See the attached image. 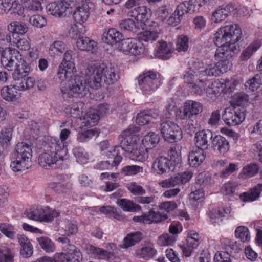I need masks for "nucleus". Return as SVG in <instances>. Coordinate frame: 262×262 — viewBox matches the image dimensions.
<instances>
[{
  "mask_svg": "<svg viewBox=\"0 0 262 262\" xmlns=\"http://www.w3.org/2000/svg\"><path fill=\"white\" fill-rule=\"evenodd\" d=\"M128 15L134 17L140 24H145L150 16V9L145 6H138L128 12Z\"/></svg>",
  "mask_w": 262,
  "mask_h": 262,
  "instance_id": "obj_22",
  "label": "nucleus"
},
{
  "mask_svg": "<svg viewBox=\"0 0 262 262\" xmlns=\"http://www.w3.org/2000/svg\"><path fill=\"white\" fill-rule=\"evenodd\" d=\"M76 44L79 50L91 51L92 53L97 46V43L94 40L86 37L79 38L77 40Z\"/></svg>",
  "mask_w": 262,
  "mask_h": 262,
  "instance_id": "obj_34",
  "label": "nucleus"
},
{
  "mask_svg": "<svg viewBox=\"0 0 262 262\" xmlns=\"http://www.w3.org/2000/svg\"><path fill=\"white\" fill-rule=\"evenodd\" d=\"M212 146L214 150L218 151L220 154H224L229 150L230 144L226 138L217 135L212 140Z\"/></svg>",
  "mask_w": 262,
  "mask_h": 262,
  "instance_id": "obj_24",
  "label": "nucleus"
},
{
  "mask_svg": "<svg viewBox=\"0 0 262 262\" xmlns=\"http://www.w3.org/2000/svg\"><path fill=\"white\" fill-rule=\"evenodd\" d=\"M156 252V250L153 248L147 246L137 249L135 254L139 258H149L153 257Z\"/></svg>",
  "mask_w": 262,
  "mask_h": 262,
  "instance_id": "obj_47",
  "label": "nucleus"
},
{
  "mask_svg": "<svg viewBox=\"0 0 262 262\" xmlns=\"http://www.w3.org/2000/svg\"><path fill=\"white\" fill-rule=\"evenodd\" d=\"M70 131L68 129H63L60 134V139L57 138H52L49 143L50 144V149L48 150L54 152H59L61 157L63 156H67L68 149L65 147L64 141L68 138L70 134Z\"/></svg>",
  "mask_w": 262,
  "mask_h": 262,
  "instance_id": "obj_16",
  "label": "nucleus"
},
{
  "mask_svg": "<svg viewBox=\"0 0 262 262\" xmlns=\"http://www.w3.org/2000/svg\"><path fill=\"white\" fill-rule=\"evenodd\" d=\"M237 186V184L235 182L226 183L222 188V193L225 195L234 194Z\"/></svg>",
  "mask_w": 262,
  "mask_h": 262,
  "instance_id": "obj_62",
  "label": "nucleus"
},
{
  "mask_svg": "<svg viewBox=\"0 0 262 262\" xmlns=\"http://www.w3.org/2000/svg\"><path fill=\"white\" fill-rule=\"evenodd\" d=\"M32 157L30 145L23 142L17 143L10 156L11 169L15 172L28 169L31 166Z\"/></svg>",
  "mask_w": 262,
  "mask_h": 262,
  "instance_id": "obj_5",
  "label": "nucleus"
},
{
  "mask_svg": "<svg viewBox=\"0 0 262 262\" xmlns=\"http://www.w3.org/2000/svg\"><path fill=\"white\" fill-rule=\"evenodd\" d=\"M119 27L122 31L133 34H138L140 33V29L142 27V25L137 21L131 19H126L121 21Z\"/></svg>",
  "mask_w": 262,
  "mask_h": 262,
  "instance_id": "obj_25",
  "label": "nucleus"
},
{
  "mask_svg": "<svg viewBox=\"0 0 262 262\" xmlns=\"http://www.w3.org/2000/svg\"><path fill=\"white\" fill-rule=\"evenodd\" d=\"M189 87L192 89L193 93L199 95H202L205 91L209 94H212L214 92V91L212 90V88L210 86H208V87L205 89L203 79L200 80L198 84L195 83H191V85H189Z\"/></svg>",
  "mask_w": 262,
  "mask_h": 262,
  "instance_id": "obj_37",
  "label": "nucleus"
},
{
  "mask_svg": "<svg viewBox=\"0 0 262 262\" xmlns=\"http://www.w3.org/2000/svg\"><path fill=\"white\" fill-rule=\"evenodd\" d=\"M242 35V30L236 24L225 26L215 33L214 43L219 48L215 57L216 59H221L217 64L221 73L226 72L231 68L232 63L230 59L239 50L234 45L241 38Z\"/></svg>",
  "mask_w": 262,
  "mask_h": 262,
  "instance_id": "obj_1",
  "label": "nucleus"
},
{
  "mask_svg": "<svg viewBox=\"0 0 262 262\" xmlns=\"http://www.w3.org/2000/svg\"><path fill=\"white\" fill-rule=\"evenodd\" d=\"M159 117V114L152 111H144L138 114L136 117V123L140 125H144L150 122H153V120Z\"/></svg>",
  "mask_w": 262,
  "mask_h": 262,
  "instance_id": "obj_26",
  "label": "nucleus"
},
{
  "mask_svg": "<svg viewBox=\"0 0 262 262\" xmlns=\"http://www.w3.org/2000/svg\"><path fill=\"white\" fill-rule=\"evenodd\" d=\"M50 144L49 143L45 145L46 152L41 154L38 158L39 164L43 167L47 166L52 167L56 164L57 162L60 161H63L66 156H63L62 157L58 154V152H52L49 150Z\"/></svg>",
  "mask_w": 262,
  "mask_h": 262,
  "instance_id": "obj_17",
  "label": "nucleus"
},
{
  "mask_svg": "<svg viewBox=\"0 0 262 262\" xmlns=\"http://www.w3.org/2000/svg\"><path fill=\"white\" fill-rule=\"evenodd\" d=\"M76 2L78 6L73 13V17L77 23L81 24L86 21L95 5L91 0H76Z\"/></svg>",
  "mask_w": 262,
  "mask_h": 262,
  "instance_id": "obj_9",
  "label": "nucleus"
},
{
  "mask_svg": "<svg viewBox=\"0 0 262 262\" xmlns=\"http://www.w3.org/2000/svg\"><path fill=\"white\" fill-rule=\"evenodd\" d=\"M73 153L77 162L81 164H85L88 162V155L84 152L82 148L80 147H75L73 149Z\"/></svg>",
  "mask_w": 262,
  "mask_h": 262,
  "instance_id": "obj_51",
  "label": "nucleus"
},
{
  "mask_svg": "<svg viewBox=\"0 0 262 262\" xmlns=\"http://www.w3.org/2000/svg\"><path fill=\"white\" fill-rule=\"evenodd\" d=\"M73 52L72 50H67L64 55L62 62L58 68L57 76L58 78L63 81L65 79L72 77L75 69V66L71 61Z\"/></svg>",
  "mask_w": 262,
  "mask_h": 262,
  "instance_id": "obj_13",
  "label": "nucleus"
},
{
  "mask_svg": "<svg viewBox=\"0 0 262 262\" xmlns=\"http://www.w3.org/2000/svg\"><path fill=\"white\" fill-rule=\"evenodd\" d=\"M245 110L242 107H227L224 111L222 118L229 126H235L241 124L245 119Z\"/></svg>",
  "mask_w": 262,
  "mask_h": 262,
  "instance_id": "obj_11",
  "label": "nucleus"
},
{
  "mask_svg": "<svg viewBox=\"0 0 262 262\" xmlns=\"http://www.w3.org/2000/svg\"><path fill=\"white\" fill-rule=\"evenodd\" d=\"M213 139V133L210 130H202L197 132L194 137L196 149L205 150L208 149L210 140Z\"/></svg>",
  "mask_w": 262,
  "mask_h": 262,
  "instance_id": "obj_20",
  "label": "nucleus"
},
{
  "mask_svg": "<svg viewBox=\"0 0 262 262\" xmlns=\"http://www.w3.org/2000/svg\"><path fill=\"white\" fill-rule=\"evenodd\" d=\"M143 238V235L140 232H134L128 233L124 238L121 247L127 249L139 243Z\"/></svg>",
  "mask_w": 262,
  "mask_h": 262,
  "instance_id": "obj_29",
  "label": "nucleus"
},
{
  "mask_svg": "<svg viewBox=\"0 0 262 262\" xmlns=\"http://www.w3.org/2000/svg\"><path fill=\"white\" fill-rule=\"evenodd\" d=\"M203 111L202 104L193 100H187L183 104V108L177 112L179 119L194 118Z\"/></svg>",
  "mask_w": 262,
  "mask_h": 262,
  "instance_id": "obj_14",
  "label": "nucleus"
},
{
  "mask_svg": "<svg viewBox=\"0 0 262 262\" xmlns=\"http://www.w3.org/2000/svg\"><path fill=\"white\" fill-rule=\"evenodd\" d=\"M235 236L243 243L248 242L250 239L249 230L247 227L244 226H240L236 228L235 231Z\"/></svg>",
  "mask_w": 262,
  "mask_h": 262,
  "instance_id": "obj_46",
  "label": "nucleus"
},
{
  "mask_svg": "<svg viewBox=\"0 0 262 262\" xmlns=\"http://www.w3.org/2000/svg\"><path fill=\"white\" fill-rule=\"evenodd\" d=\"M152 169L157 174L161 175L174 170V164L167 157L157 158L152 165Z\"/></svg>",
  "mask_w": 262,
  "mask_h": 262,
  "instance_id": "obj_18",
  "label": "nucleus"
},
{
  "mask_svg": "<svg viewBox=\"0 0 262 262\" xmlns=\"http://www.w3.org/2000/svg\"><path fill=\"white\" fill-rule=\"evenodd\" d=\"M4 67L8 70L15 69L12 76L14 81V86L18 91H25L32 88L35 81L33 78L27 77L30 72V67L27 62L21 58L19 54H14L7 61L4 59Z\"/></svg>",
  "mask_w": 262,
  "mask_h": 262,
  "instance_id": "obj_3",
  "label": "nucleus"
},
{
  "mask_svg": "<svg viewBox=\"0 0 262 262\" xmlns=\"http://www.w3.org/2000/svg\"><path fill=\"white\" fill-rule=\"evenodd\" d=\"M147 214V220L145 221L146 224L151 223H159L165 220L168 218V216L165 213L156 212L153 210H150Z\"/></svg>",
  "mask_w": 262,
  "mask_h": 262,
  "instance_id": "obj_43",
  "label": "nucleus"
},
{
  "mask_svg": "<svg viewBox=\"0 0 262 262\" xmlns=\"http://www.w3.org/2000/svg\"><path fill=\"white\" fill-rule=\"evenodd\" d=\"M61 228L64 230V234L68 236L75 235L78 231V225L75 222L66 220L61 224Z\"/></svg>",
  "mask_w": 262,
  "mask_h": 262,
  "instance_id": "obj_44",
  "label": "nucleus"
},
{
  "mask_svg": "<svg viewBox=\"0 0 262 262\" xmlns=\"http://www.w3.org/2000/svg\"><path fill=\"white\" fill-rule=\"evenodd\" d=\"M261 73L255 75L252 79L247 81L245 83V86L252 91L257 90L262 84Z\"/></svg>",
  "mask_w": 262,
  "mask_h": 262,
  "instance_id": "obj_48",
  "label": "nucleus"
},
{
  "mask_svg": "<svg viewBox=\"0 0 262 262\" xmlns=\"http://www.w3.org/2000/svg\"><path fill=\"white\" fill-rule=\"evenodd\" d=\"M143 168L138 165H132L125 166L121 170V173L125 176L136 175L142 172Z\"/></svg>",
  "mask_w": 262,
  "mask_h": 262,
  "instance_id": "obj_49",
  "label": "nucleus"
},
{
  "mask_svg": "<svg viewBox=\"0 0 262 262\" xmlns=\"http://www.w3.org/2000/svg\"><path fill=\"white\" fill-rule=\"evenodd\" d=\"M188 38L186 35H181L178 37L176 50L178 52H185L188 48Z\"/></svg>",
  "mask_w": 262,
  "mask_h": 262,
  "instance_id": "obj_55",
  "label": "nucleus"
},
{
  "mask_svg": "<svg viewBox=\"0 0 262 262\" xmlns=\"http://www.w3.org/2000/svg\"><path fill=\"white\" fill-rule=\"evenodd\" d=\"M70 3L65 0H60L49 4L47 6L49 14L56 17H61L66 15V11Z\"/></svg>",
  "mask_w": 262,
  "mask_h": 262,
  "instance_id": "obj_21",
  "label": "nucleus"
},
{
  "mask_svg": "<svg viewBox=\"0 0 262 262\" xmlns=\"http://www.w3.org/2000/svg\"><path fill=\"white\" fill-rule=\"evenodd\" d=\"M80 110L78 104H73L72 106H68L65 108V112L70 117L77 118L80 117Z\"/></svg>",
  "mask_w": 262,
  "mask_h": 262,
  "instance_id": "obj_60",
  "label": "nucleus"
},
{
  "mask_svg": "<svg viewBox=\"0 0 262 262\" xmlns=\"http://www.w3.org/2000/svg\"><path fill=\"white\" fill-rule=\"evenodd\" d=\"M122 38V34L114 28L110 29L102 36V40L104 43L112 45L114 43L117 45Z\"/></svg>",
  "mask_w": 262,
  "mask_h": 262,
  "instance_id": "obj_27",
  "label": "nucleus"
},
{
  "mask_svg": "<svg viewBox=\"0 0 262 262\" xmlns=\"http://www.w3.org/2000/svg\"><path fill=\"white\" fill-rule=\"evenodd\" d=\"M120 150H122L120 144V146H115L114 149L109 151L107 154L109 160L98 162L94 166L95 168L101 170H111L114 167L117 166L122 160Z\"/></svg>",
  "mask_w": 262,
  "mask_h": 262,
  "instance_id": "obj_10",
  "label": "nucleus"
},
{
  "mask_svg": "<svg viewBox=\"0 0 262 262\" xmlns=\"http://www.w3.org/2000/svg\"><path fill=\"white\" fill-rule=\"evenodd\" d=\"M117 204L125 211L136 212L141 208L140 205L126 199L118 200Z\"/></svg>",
  "mask_w": 262,
  "mask_h": 262,
  "instance_id": "obj_35",
  "label": "nucleus"
},
{
  "mask_svg": "<svg viewBox=\"0 0 262 262\" xmlns=\"http://www.w3.org/2000/svg\"><path fill=\"white\" fill-rule=\"evenodd\" d=\"M30 23L37 28H42L47 24L46 18L40 15H34L30 17Z\"/></svg>",
  "mask_w": 262,
  "mask_h": 262,
  "instance_id": "obj_58",
  "label": "nucleus"
},
{
  "mask_svg": "<svg viewBox=\"0 0 262 262\" xmlns=\"http://www.w3.org/2000/svg\"><path fill=\"white\" fill-rule=\"evenodd\" d=\"M205 152L202 150L196 149L192 151L188 156V162L190 166H199L205 159Z\"/></svg>",
  "mask_w": 262,
  "mask_h": 262,
  "instance_id": "obj_30",
  "label": "nucleus"
},
{
  "mask_svg": "<svg viewBox=\"0 0 262 262\" xmlns=\"http://www.w3.org/2000/svg\"><path fill=\"white\" fill-rule=\"evenodd\" d=\"M60 213L56 210H44L38 208L34 210H29L25 212L26 216L30 219L41 222H50L54 217H58Z\"/></svg>",
  "mask_w": 262,
  "mask_h": 262,
  "instance_id": "obj_12",
  "label": "nucleus"
},
{
  "mask_svg": "<svg viewBox=\"0 0 262 262\" xmlns=\"http://www.w3.org/2000/svg\"><path fill=\"white\" fill-rule=\"evenodd\" d=\"M108 248L112 249L113 251H109L108 249L104 250L92 245H87L86 250L89 254L93 255L95 257H97L99 259H107V260L111 261L115 258V255L116 252L114 251L117 250V247L115 244L110 243L107 247V248L108 249Z\"/></svg>",
  "mask_w": 262,
  "mask_h": 262,
  "instance_id": "obj_15",
  "label": "nucleus"
},
{
  "mask_svg": "<svg viewBox=\"0 0 262 262\" xmlns=\"http://www.w3.org/2000/svg\"><path fill=\"white\" fill-rule=\"evenodd\" d=\"M192 174L189 171L179 173L174 177L162 181L160 185L165 188L173 187L181 184H184L188 182L192 177Z\"/></svg>",
  "mask_w": 262,
  "mask_h": 262,
  "instance_id": "obj_19",
  "label": "nucleus"
},
{
  "mask_svg": "<svg viewBox=\"0 0 262 262\" xmlns=\"http://www.w3.org/2000/svg\"><path fill=\"white\" fill-rule=\"evenodd\" d=\"M140 89L145 94L155 92L160 85L159 75L149 71L140 75L138 79Z\"/></svg>",
  "mask_w": 262,
  "mask_h": 262,
  "instance_id": "obj_7",
  "label": "nucleus"
},
{
  "mask_svg": "<svg viewBox=\"0 0 262 262\" xmlns=\"http://www.w3.org/2000/svg\"><path fill=\"white\" fill-rule=\"evenodd\" d=\"M160 130L165 140L174 142L182 137V132L180 127L175 123L166 121L160 124Z\"/></svg>",
  "mask_w": 262,
  "mask_h": 262,
  "instance_id": "obj_8",
  "label": "nucleus"
},
{
  "mask_svg": "<svg viewBox=\"0 0 262 262\" xmlns=\"http://www.w3.org/2000/svg\"><path fill=\"white\" fill-rule=\"evenodd\" d=\"M90 77L85 79L82 76L74 75L72 77L65 79L61 81H65L64 87L61 88V91L64 99L70 98L71 96L83 97L85 96L89 91V80Z\"/></svg>",
  "mask_w": 262,
  "mask_h": 262,
  "instance_id": "obj_6",
  "label": "nucleus"
},
{
  "mask_svg": "<svg viewBox=\"0 0 262 262\" xmlns=\"http://www.w3.org/2000/svg\"><path fill=\"white\" fill-rule=\"evenodd\" d=\"M172 52L173 50L171 49L170 46H168L166 42L163 41L159 43L155 54L158 58L166 60L171 57Z\"/></svg>",
  "mask_w": 262,
  "mask_h": 262,
  "instance_id": "obj_32",
  "label": "nucleus"
},
{
  "mask_svg": "<svg viewBox=\"0 0 262 262\" xmlns=\"http://www.w3.org/2000/svg\"><path fill=\"white\" fill-rule=\"evenodd\" d=\"M8 27L9 29H11L12 31L18 33V34H24L28 31V27L26 25L19 21L11 23Z\"/></svg>",
  "mask_w": 262,
  "mask_h": 262,
  "instance_id": "obj_54",
  "label": "nucleus"
},
{
  "mask_svg": "<svg viewBox=\"0 0 262 262\" xmlns=\"http://www.w3.org/2000/svg\"><path fill=\"white\" fill-rule=\"evenodd\" d=\"M20 39V38L19 34L11 30L8 34L6 35L5 39H4V40H6L11 45L16 47Z\"/></svg>",
  "mask_w": 262,
  "mask_h": 262,
  "instance_id": "obj_64",
  "label": "nucleus"
},
{
  "mask_svg": "<svg viewBox=\"0 0 262 262\" xmlns=\"http://www.w3.org/2000/svg\"><path fill=\"white\" fill-rule=\"evenodd\" d=\"M138 132V127L134 126H129L120 135V138L121 140L120 144L125 156L133 160L143 162L148 158V150L154 147L158 143L160 138L158 134L153 132L149 133L144 136L142 141L145 149H138V143L139 138L136 134Z\"/></svg>",
  "mask_w": 262,
  "mask_h": 262,
  "instance_id": "obj_2",
  "label": "nucleus"
},
{
  "mask_svg": "<svg viewBox=\"0 0 262 262\" xmlns=\"http://www.w3.org/2000/svg\"><path fill=\"white\" fill-rule=\"evenodd\" d=\"M188 1H184L178 5L177 9L175 10V14L179 16H182L186 13H192L191 8Z\"/></svg>",
  "mask_w": 262,
  "mask_h": 262,
  "instance_id": "obj_57",
  "label": "nucleus"
},
{
  "mask_svg": "<svg viewBox=\"0 0 262 262\" xmlns=\"http://www.w3.org/2000/svg\"><path fill=\"white\" fill-rule=\"evenodd\" d=\"M155 14L157 19L163 22L169 16V12L166 6H162L156 9Z\"/></svg>",
  "mask_w": 262,
  "mask_h": 262,
  "instance_id": "obj_59",
  "label": "nucleus"
},
{
  "mask_svg": "<svg viewBox=\"0 0 262 262\" xmlns=\"http://www.w3.org/2000/svg\"><path fill=\"white\" fill-rule=\"evenodd\" d=\"M128 189L135 195H143L145 193V190L140 185L136 183H131L127 186Z\"/></svg>",
  "mask_w": 262,
  "mask_h": 262,
  "instance_id": "obj_63",
  "label": "nucleus"
},
{
  "mask_svg": "<svg viewBox=\"0 0 262 262\" xmlns=\"http://www.w3.org/2000/svg\"><path fill=\"white\" fill-rule=\"evenodd\" d=\"M66 51L65 43L59 40L54 41L49 47V54L52 56H59Z\"/></svg>",
  "mask_w": 262,
  "mask_h": 262,
  "instance_id": "obj_36",
  "label": "nucleus"
},
{
  "mask_svg": "<svg viewBox=\"0 0 262 262\" xmlns=\"http://www.w3.org/2000/svg\"><path fill=\"white\" fill-rule=\"evenodd\" d=\"M133 38L121 39L116 45L117 48L123 52H129Z\"/></svg>",
  "mask_w": 262,
  "mask_h": 262,
  "instance_id": "obj_61",
  "label": "nucleus"
},
{
  "mask_svg": "<svg viewBox=\"0 0 262 262\" xmlns=\"http://www.w3.org/2000/svg\"><path fill=\"white\" fill-rule=\"evenodd\" d=\"M36 240L41 248L46 252H53L55 250L54 243L47 237H40Z\"/></svg>",
  "mask_w": 262,
  "mask_h": 262,
  "instance_id": "obj_40",
  "label": "nucleus"
},
{
  "mask_svg": "<svg viewBox=\"0 0 262 262\" xmlns=\"http://www.w3.org/2000/svg\"><path fill=\"white\" fill-rule=\"evenodd\" d=\"M221 74L217 63L207 65L203 71L199 72V77L202 78L204 76H217Z\"/></svg>",
  "mask_w": 262,
  "mask_h": 262,
  "instance_id": "obj_39",
  "label": "nucleus"
},
{
  "mask_svg": "<svg viewBox=\"0 0 262 262\" xmlns=\"http://www.w3.org/2000/svg\"><path fill=\"white\" fill-rule=\"evenodd\" d=\"M14 86V81L13 85L9 86H5L1 90V95L3 99L7 101H15L17 99V91Z\"/></svg>",
  "mask_w": 262,
  "mask_h": 262,
  "instance_id": "obj_31",
  "label": "nucleus"
},
{
  "mask_svg": "<svg viewBox=\"0 0 262 262\" xmlns=\"http://www.w3.org/2000/svg\"><path fill=\"white\" fill-rule=\"evenodd\" d=\"M261 44V40L260 39L255 40L252 45H250L242 52L240 56L241 60L246 61L249 59L253 53L260 47Z\"/></svg>",
  "mask_w": 262,
  "mask_h": 262,
  "instance_id": "obj_38",
  "label": "nucleus"
},
{
  "mask_svg": "<svg viewBox=\"0 0 262 262\" xmlns=\"http://www.w3.org/2000/svg\"><path fill=\"white\" fill-rule=\"evenodd\" d=\"M234 9V7L232 4L220 6L212 13L211 19L215 23L221 22L224 20Z\"/></svg>",
  "mask_w": 262,
  "mask_h": 262,
  "instance_id": "obj_23",
  "label": "nucleus"
},
{
  "mask_svg": "<svg viewBox=\"0 0 262 262\" xmlns=\"http://www.w3.org/2000/svg\"><path fill=\"white\" fill-rule=\"evenodd\" d=\"M158 37V33L155 31L146 30L140 33L138 38L141 41L152 42Z\"/></svg>",
  "mask_w": 262,
  "mask_h": 262,
  "instance_id": "obj_53",
  "label": "nucleus"
},
{
  "mask_svg": "<svg viewBox=\"0 0 262 262\" xmlns=\"http://www.w3.org/2000/svg\"><path fill=\"white\" fill-rule=\"evenodd\" d=\"M258 170L259 168L257 164L251 163L243 168L239 174V177L242 179L252 177L258 172Z\"/></svg>",
  "mask_w": 262,
  "mask_h": 262,
  "instance_id": "obj_42",
  "label": "nucleus"
},
{
  "mask_svg": "<svg viewBox=\"0 0 262 262\" xmlns=\"http://www.w3.org/2000/svg\"><path fill=\"white\" fill-rule=\"evenodd\" d=\"M68 252L69 262H80L82 260V256L80 251L75 246H72Z\"/></svg>",
  "mask_w": 262,
  "mask_h": 262,
  "instance_id": "obj_45",
  "label": "nucleus"
},
{
  "mask_svg": "<svg viewBox=\"0 0 262 262\" xmlns=\"http://www.w3.org/2000/svg\"><path fill=\"white\" fill-rule=\"evenodd\" d=\"M145 52V47L140 39L133 38L129 52L131 54L136 56L143 54Z\"/></svg>",
  "mask_w": 262,
  "mask_h": 262,
  "instance_id": "obj_41",
  "label": "nucleus"
},
{
  "mask_svg": "<svg viewBox=\"0 0 262 262\" xmlns=\"http://www.w3.org/2000/svg\"><path fill=\"white\" fill-rule=\"evenodd\" d=\"M262 190V184H258L251 189L250 191L244 192L239 195L240 199L243 202L253 201L259 198Z\"/></svg>",
  "mask_w": 262,
  "mask_h": 262,
  "instance_id": "obj_33",
  "label": "nucleus"
},
{
  "mask_svg": "<svg viewBox=\"0 0 262 262\" xmlns=\"http://www.w3.org/2000/svg\"><path fill=\"white\" fill-rule=\"evenodd\" d=\"M86 77H90L89 83L92 89H98L103 82L107 85L114 83L119 77L116 70L111 66L96 63L89 64L85 70Z\"/></svg>",
  "mask_w": 262,
  "mask_h": 262,
  "instance_id": "obj_4",
  "label": "nucleus"
},
{
  "mask_svg": "<svg viewBox=\"0 0 262 262\" xmlns=\"http://www.w3.org/2000/svg\"><path fill=\"white\" fill-rule=\"evenodd\" d=\"M14 253L9 248H0V262H13Z\"/></svg>",
  "mask_w": 262,
  "mask_h": 262,
  "instance_id": "obj_50",
  "label": "nucleus"
},
{
  "mask_svg": "<svg viewBox=\"0 0 262 262\" xmlns=\"http://www.w3.org/2000/svg\"><path fill=\"white\" fill-rule=\"evenodd\" d=\"M18 243L21 245L20 253L24 257H30L33 254V250L32 246L29 239L24 235H18L17 236Z\"/></svg>",
  "mask_w": 262,
  "mask_h": 262,
  "instance_id": "obj_28",
  "label": "nucleus"
},
{
  "mask_svg": "<svg viewBox=\"0 0 262 262\" xmlns=\"http://www.w3.org/2000/svg\"><path fill=\"white\" fill-rule=\"evenodd\" d=\"M14 54H18V51L11 48H3L0 46V55L1 56V63L4 66V59L7 61L9 60Z\"/></svg>",
  "mask_w": 262,
  "mask_h": 262,
  "instance_id": "obj_52",
  "label": "nucleus"
},
{
  "mask_svg": "<svg viewBox=\"0 0 262 262\" xmlns=\"http://www.w3.org/2000/svg\"><path fill=\"white\" fill-rule=\"evenodd\" d=\"M98 133L95 129H92L79 133L77 136V139L79 142H84L88 141L94 136H98Z\"/></svg>",
  "mask_w": 262,
  "mask_h": 262,
  "instance_id": "obj_56",
  "label": "nucleus"
}]
</instances>
